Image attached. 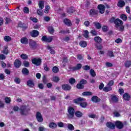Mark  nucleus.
<instances>
[{
    "mask_svg": "<svg viewBox=\"0 0 131 131\" xmlns=\"http://www.w3.org/2000/svg\"><path fill=\"white\" fill-rule=\"evenodd\" d=\"M106 125L107 127L111 129H115V124L111 122H107Z\"/></svg>",
    "mask_w": 131,
    "mask_h": 131,
    "instance_id": "16",
    "label": "nucleus"
},
{
    "mask_svg": "<svg viewBox=\"0 0 131 131\" xmlns=\"http://www.w3.org/2000/svg\"><path fill=\"white\" fill-rule=\"evenodd\" d=\"M30 35L32 37H37L39 35V32L36 30H34L30 32Z\"/></svg>",
    "mask_w": 131,
    "mask_h": 131,
    "instance_id": "10",
    "label": "nucleus"
},
{
    "mask_svg": "<svg viewBox=\"0 0 131 131\" xmlns=\"http://www.w3.org/2000/svg\"><path fill=\"white\" fill-rule=\"evenodd\" d=\"M91 33H92V35H93L94 36H96V35H98V33L97 32V31L96 30H91Z\"/></svg>",
    "mask_w": 131,
    "mask_h": 131,
    "instance_id": "59",
    "label": "nucleus"
},
{
    "mask_svg": "<svg viewBox=\"0 0 131 131\" xmlns=\"http://www.w3.org/2000/svg\"><path fill=\"white\" fill-rule=\"evenodd\" d=\"M111 100L113 103H117L119 101L118 98L115 94H113L111 95Z\"/></svg>",
    "mask_w": 131,
    "mask_h": 131,
    "instance_id": "18",
    "label": "nucleus"
},
{
    "mask_svg": "<svg viewBox=\"0 0 131 131\" xmlns=\"http://www.w3.org/2000/svg\"><path fill=\"white\" fill-rule=\"evenodd\" d=\"M3 53V54H5V55H8V54H9V50H8V47H4Z\"/></svg>",
    "mask_w": 131,
    "mask_h": 131,
    "instance_id": "47",
    "label": "nucleus"
},
{
    "mask_svg": "<svg viewBox=\"0 0 131 131\" xmlns=\"http://www.w3.org/2000/svg\"><path fill=\"white\" fill-rule=\"evenodd\" d=\"M43 67H44V70H45V71H50V68L48 67V65L47 64H44Z\"/></svg>",
    "mask_w": 131,
    "mask_h": 131,
    "instance_id": "62",
    "label": "nucleus"
},
{
    "mask_svg": "<svg viewBox=\"0 0 131 131\" xmlns=\"http://www.w3.org/2000/svg\"><path fill=\"white\" fill-rule=\"evenodd\" d=\"M14 82H16L17 84H19L21 82V80L20 78L16 77L14 79Z\"/></svg>",
    "mask_w": 131,
    "mask_h": 131,
    "instance_id": "60",
    "label": "nucleus"
},
{
    "mask_svg": "<svg viewBox=\"0 0 131 131\" xmlns=\"http://www.w3.org/2000/svg\"><path fill=\"white\" fill-rule=\"evenodd\" d=\"M52 71L54 73H58L59 72V68L55 66L52 68Z\"/></svg>",
    "mask_w": 131,
    "mask_h": 131,
    "instance_id": "48",
    "label": "nucleus"
},
{
    "mask_svg": "<svg viewBox=\"0 0 131 131\" xmlns=\"http://www.w3.org/2000/svg\"><path fill=\"white\" fill-rule=\"evenodd\" d=\"M79 82H80V83L82 84V85L86 84V83H88V81L84 79H81Z\"/></svg>",
    "mask_w": 131,
    "mask_h": 131,
    "instance_id": "57",
    "label": "nucleus"
},
{
    "mask_svg": "<svg viewBox=\"0 0 131 131\" xmlns=\"http://www.w3.org/2000/svg\"><path fill=\"white\" fill-rule=\"evenodd\" d=\"M90 34V32H89V31L85 30L84 31V35L83 36L85 37V38H88L89 37V35Z\"/></svg>",
    "mask_w": 131,
    "mask_h": 131,
    "instance_id": "44",
    "label": "nucleus"
},
{
    "mask_svg": "<svg viewBox=\"0 0 131 131\" xmlns=\"http://www.w3.org/2000/svg\"><path fill=\"white\" fill-rule=\"evenodd\" d=\"M53 36H50L48 37L47 36H43L41 38L42 41H44L45 42H52L53 41Z\"/></svg>",
    "mask_w": 131,
    "mask_h": 131,
    "instance_id": "8",
    "label": "nucleus"
},
{
    "mask_svg": "<svg viewBox=\"0 0 131 131\" xmlns=\"http://www.w3.org/2000/svg\"><path fill=\"white\" fill-rule=\"evenodd\" d=\"M118 27H119V31H121V32H123V31H124V26L121 25Z\"/></svg>",
    "mask_w": 131,
    "mask_h": 131,
    "instance_id": "61",
    "label": "nucleus"
},
{
    "mask_svg": "<svg viewBox=\"0 0 131 131\" xmlns=\"http://www.w3.org/2000/svg\"><path fill=\"white\" fill-rule=\"evenodd\" d=\"M90 75H91V76H92V77H95L97 74H96V72H95V70H94L93 69H91L90 70Z\"/></svg>",
    "mask_w": 131,
    "mask_h": 131,
    "instance_id": "46",
    "label": "nucleus"
},
{
    "mask_svg": "<svg viewBox=\"0 0 131 131\" xmlns=\"http://www.w3.org/2000/svg\"><path fill=\"white\" fill-rule=\"evenodd\" d=\"M123 98L125 101H129L130 100V95L128 93H124L123 95Z\"/></svg>",
    "mask_w": 131,
    "mask_h": 131,
    "instance_id": "21",
    "label": "nucleus"
},
{
    "mask_svg": "<svg viewBox=\"0 0 131 131\" xmlns=\"http://www.w3.org/2000/svg\"><path fill=\"white\" fill-rule=\"evenodd\" d=\"M32 63L36 66H40L41 65V59L34 58L32 59Z\"/></svg>",
    "mask_w": 131,
    "mask_h": 131,
    "instance_id": "7",
    "label": "nucleus"
},
{
    "mask_svg": "<svg viewBox=\"0 0 131 131\" xmlns=\"http://www.w3.org/2000/svg\"><path fill=\"white\" fill-rule=\"evenodd\" d=\"M82 96H92L93 95V93L90 91L84 92L82 93Z\"/></svg>",
    "mask_w": 131,
    "mask_h": 131,
    "instance_id": "38",
    "label": "nucleus"
},
{
    "mask_svg": "<svg viewBox=\"0 0 131 131\" xmlns=\"http://www.w3.org/2000/svg\"><path fill=\"white\" fill-rule=\"evenodd\" d=\"M68 117L70 119H73L74 118V115H75V110L74 108L69 106L68 108Z\"/></svg>",
    "mask_w": 131,
    "mask_h": 131,
    "instance_id": "4",
    "label": "nucleus"
},
{
    "mask_svg": "<svg viewBox=\"0 0 131 131\" xmlns=\"http://www.w3.org/2000/svg\"><path fill=\"white\" fill-rule=\"evenodd\" d=\"M117 6L119 8H123V7L125 6V2L122 0H121L118 2Z\"/></svg>",
    "mask_w": 131,
    "mask_h": 131,
    "instance_id": "25",
    "label": "nucleus"
},
{
    "mask_svg": "<svg viewBox=\"0 0 131 131\" xmlns=\"http://www.w3.org/2000/svg\"><path fill=\"white\" fill-rule=\"evenodd\" d=\"M109 30V28L107 26H102V31L103 32H107Z\"/></svg>",
    "mask_w": 131,
    "mask_h": 131,
    "instance_id": "50",
    "label": "nucleus"
},
{
    "mask_svg": "<svg viewBox=\"0 0 131 131\" xmlns=\"http://www.w3.org/2000/svg\"><path fill=\"white\" fill-rule=\"evenodd\" d=\"M97 8L99 10L100 14H104L105 13V5L103 4H100L98 6Z\"/></svg>",
    "mask_w": 131,
    "mask_h": 131,
    "instance_id": "11",
    "label": "nucleus"
},
{
    "mask_svg": "<svg viewBox=\"0 0 131 131\" xmlns=\"http://www.w3.org/2000/svg\"><path fill=\"white\" fill-rule=\"evenodd\" d=\"M59 80H60V78H59V77L55 76L53 78V81H54V82H59Z\"/></svg>",
    "mask_w": 131,
    "mask_h": 131,
    "instance_id": "56",
    "label": "nucleus"
},
{
    "mask_svg": "<svg viewBox=\"0 0 131 131\" xmlns=\"http://www.w3.org/2000/svg\"><path fill=\"white\" fill-rule=\"evenodd\" d=\"M48 30L49 33H50V34H54V33H55V29H54V27H53V26H49L48 27Z\"/></svg>",
    "mask_w": 131,
    "mask_h": 131,
    "instance_id": "27",
    "label": "nucleus"
},
{
    "mask_svg": "<svg viewBox=\"0 0 131 131\" xmlns=\"http://www.w3.org/2000/svg\"><path fill=\"white\" fill-rule=\"evenodd\" d=\"M50 9H51V7H50V6H48V5L46 6L44 13H45V14H49V11H50Z\"/></svg>",
    "mask_w": 131,
    "mask_h": 131,
    "instance_id": "43",
    "label": "nucleus"
},
{
    "mask_svg": "<svg viewBox=\"0 0 131 131\" xmlns=\"http://www.w3.org/2000/svg\"><path fill=\"white\" fill-rule=\"evenodd\" d=\"M121 19L123 20V21H126L127 20V16L125 14H121L120 16Z\"/></svg>",
    "mask_w": 131,
    "mask_h": 131,
    "instance_id": "45",
    "label": "nucleus"
},
{
    "mask_svg": "<svg viewBox=\"0 0 131 131\" xmlns=\"http://www.w3.org/2000/svg\"><path fill=\"white\" fill-rule=\"evenodd\" d=\"M75 12V9H74V8L73 7H71L68 10V13L69 14H73Z\"/></svg>",
    "mask_w": 131,
    "mask_h": 131,
    "instance_id": "36",
    "label": "nucleus"
},
{
    "mask_svg": "<svg viewBox=\"0 0 131 131\" xmlns=\"http://www.w3.org/2000/svg\"><path fill=\"white\" fill-rule=\"evenodd\" d=\"M107 55L111 58H112V57H114V53H113V51H108Z\"/></svg>",
    "mask_w": 131,
    "mask_h": 131,
    "instance_id": "51",
    "label": "nucleus"
},
{
    "mask_svg": "<svg viewBox=\"0 0 131 131\" xmlns=\"http://www.w3.org/2000/svg\"><path fill=\"white\" fill-rule=\"evenodd\" d=\"M115 125L119 129H121V128H123V123L121 122L120 121H117L115 122Z\"/></svg>",
    "mask_w": 131,
    "mask_h": 131,
    "instance_id": "12",
    "label": "nucleus"
},
{
    "mask_svg": "<svg viewBox=\"0 0 131 131\" xmlns=\"http://www.w3.org/2000/svg\"><path fill=\"white\" fill-rule=\"evenodd\" d=\"M108 22H110V23H114L116 28H118V27L121 25H123V21H122V20H120L119 18H116L115 19V17L114 16L110 18L108 20Z\"/></svg>",
    "mask_w": 131,
    "mask_h": 131,
    "instance_id": "3",
    "label": "nucleus"
},
{
    "mask_svg": "<svg viewBox=\"0 0 131 131\" xmlns=\"http://www.w3.org/2000/svg\"><path fill=\"white\" fill-rule=\"evenodd\" d=\"M93 24L95 25L96 29H101V28H102V25L100 23L95 21L93 23Z\"/></svg>",
    "mask_w": 131,
    "mask_h": 131,
    "instance_id": "29",
    "label": "nucleus"
},
{
    "mask_svg": "<svg viewBox=\"0 0 131 131\" xmlns=\"http://www.w3.org/2000/svg\"><path fill=\"white\" fill-rule=\"evenodd\" d=\"M63 23L67 26H71L72 25V23H71V20H70L68 18H64L63 20Z\"/></svg>",
    "mask_w": 131,
    "mask_h": 131,
    "instance_id": "23",
    "label": "nucleus"
},
{
    "mask_svg": "<svg viewBox=\"0 0 131 131\" xmlns=\"http://www.w3.org/2000/svg\"><path fill=\"white\" fill-rule=\"evenodd\" d=\"M7 59V56L4 54H0V60L2 61H4V60H6Z\"/></svg>",
    "mask_w": 131,
    "mask_h": 131,
    "instance_id": "58",
    "label": "nucleus"
},
{
    "mask_svg": "<svg viewBox=\"0 0 131 131\" xmlns=\"http://www.w3.org/2000/svg\"><path fill=\"white\" fill-rule=\"evenodd\" d=\"M30 111V108L29 106L23 105L20 106V114L21 116H26L29 114V112Z\"/></svg>",
    "mask_w": 131,
    "mask_h": 131,
    "instance_id": "2",
    "label": "nucleus"
},
{
    "mask_svg": "<svg viewBox=\"0 0 131 131\" xmlns=\"http://www.w3.org/2000/svg\"><path fill=\"white\" fill-rule=\"evenodd\" d=\"M69 82L70 83V84H74L75 82H76V80L73 78H71L69 80Z\"/></svg>",
    "mask_w": 131,
    "mask_h": 131,
    "instance_id": "42",
    "label": "nucleus"
},
{
    "mask_svg": "<svg viewBox=\"0 0 131 131\" xmlns=\"http://www.w3.org/2000/svg\"><path fill=\"white\" fill-rule=\"evenodd\" d=\"M75 116H76V117L80 118V117H82V115H83V114H82L81 112L77 111L75 112Z\"/></svg>",
    "mask_w": 131,
    "mask_h": 131,
    "instance_id": "28",
    "label": "nucleus"
},
{
    "mask_svg": "<svg viewBox=\"0 0 131 131\" xmlns=\"http://www.w3.org/2000/svg\"><path fill=\"white\" fill-rule=\"evenodd\" d=\"M18 26L19 28H22L23 31L24 30H26L28 27L26 26V25L24 23H22V21H19L18 24Z\"/></svg>",
    "mask_w": 131,
    "mask_h": 131,
    "instance_id": "15",
    "label": "nucleus"
},
{
    "mask_svg": "<svg viewBox=\"0 0 131 131\" xmlns=\"http://www.w3.org/2000/svg\"><path fill=\"white\" fill-rule=\"evenodd\" d=\"M20 42L23 45H28L29 41H28V38H27V37H23L20 39Z\"/></svg>",
    "mask_w": 131,
    "mask_h": 131,
    "instance_id": "20",
    "label": "nucleus"
},
{
    "mask_svg": "<svg viewBox=\"0 0 131 131\" xmlns=\"http://www.w3.org/2000/svg\"><path fill=\"white\" fill-rule=\"evenodd\" d=\"M29 47L31 50L34 51V50L37 49V43L34 40L30 39L29 41Z\"/></svg>",
    "mask_w": 131,
    "mask_h": 131,
    "instance_id": "5",
    "label": "nucleus"
},
{
    "mask_svg": "<svg viewBox=\"0 0 131 131\" xmlns=\"http://www.w3.org/2000/svg\"><path fill=\"white\" fill-rule=\"evenodd\" d=\"M27 85L29 88H33L35 85L34 82H33V80H28L27 81Z\"/></svg>",
    "mask_w": 131,
    "mask_h": 131,
    "instance_id": "19",
    "label": "nucleus"
},
{
    "mask_svg": "<svg viewBox=\"0 0 131 131\" xmlns=\"http://www.w3.org/2000/svg\"><path fill=\"white\" fill-rule=\"evenodd\" d=\"M68 128H69L70 130H74V126L72 124H69L68 125Z\"/></svg>",
    "mask_w": 131,
    "mask_h": 131,
    "instance_id": "52",
    "label": "nucleus"
},
{
    "mask_svg": "<svg viewBox=\"0 0 131 131\" xmlns=\"http://www.w3.org/2000/svg\"><path fill=\"white\" fill-rule=\"evenodd\" d=\"M79 46L82 48H85L88 46V42L85 41H81L79 42Z\"/></svg>",
    "mask_w": 131,
    "mask_h": 131,
    "instance_id": "31",
    "label": "nucleus"
},
{
    "mask_svg": "<svg viewBox=\"0 0 131 131\" xmlns=\"http://www.w3.org/2000/svg\"><path fill=\"white\" fill-rule=\"evenodd\" d=\"M20 58L23 59V60H27V59H28V55L25 54H21L20 55Z\"/></svg>",
    "mask_w": 131,
    "mask_h": 131,
    "instance_id": "40",
    "label": "nucleus"
},
{
    "mask_svg": "<svg viewBox=\"0 0 131 131\" xmlns=\"http://www.w3.org/2000/svg\"><path fill=\"white\" fill-rule=\"evenodd\" d=\"M42 9H37V13L39 16H42L43 15V13L42 12Z\"/></svg>",
    "mask_w": 131,
    "mask_h": 131,
    "instance_id": "55",
    "label": "nucleus"
},
{
    "mask_svg": "<svg viewBox=\"0 0 131 131\" xmlns=\"http://www.w3.org/2000/svg\"><path fill=\"white\" fill-rule=\"evenodd\" d=\"M83 70H85V71H88L89 70H91V67L88 65H85L83 67Z\"/></svg>",
    "mask_w": 131,
    "mask_h": 131,
    "instance_id": "53",
    "label": "nucleus"
},
{
    "mask_svg": "<svg viewBox=\"0 0 131 131\" xmlns=\"http://www.w3.org/2000/svg\"><path fill=\"white\" fill-rule=\"evenodd\" d=\"M4 40L7 42H9V41H11L12 40V37L9 36H5L4 37Z\"/></svg>",
    "mask_w": 131,
    "mask_h": 131,
    "instance_id": "39",
    "label": "nucleus"
},
{
    "mask_svg": "<svg viewBox=\"0 0 131 131\" xmlns=\"http://www.w3.org/2000/svg\"><path fill=\"white\" fill-rule=\"evenodd\" d=\"M124 66L126 68H129L131 66V60H127L124 63Z\"/></svg>",
    "mask_w": 131,
    "mask_h": 131,
    "instance_id": "32",
    "label": "nucleus"
},
{
    "mask_svg": "<svg viewBox=\"0 0 131 131\" xmlns=\"http://www.w3.org/2000/svg\"><path fill=\"white\" fill-rule=\"evenodd\" d=\"M58 127H64V123L60 122L57 123Z\"/></svg>",
    "mask_w": 131,
    "mask_h": 131,
    "instance_id": "63",
    "label": "nucleus"
},
{
    "mask_svg": "<svg viewBox=\"0 0 131 131\" xmlns=\"http://www.w3.org/2000/svg\"><path fill=\"white\" fill-rule=\"evenodd\" d=\"M103 92H105V93H108V92H110L112 91V87L110 86H105L103 89Z\"/></svg>",
    "mask_w": 131,
    "mask_h": 131,
    "instance_id": "34",
    "label": "nucleus"
},
{
    "mask_svg": "<svg viewBox=\"0 0 131 131\" xmlns=\"http://www.w3.org/2000/svg\"><path fill=\"white\" fill-rule=\"evenodd\" d=\"M91 101L93 102V103H99V102L101 101V99L99 98L98 96H93L91 98Z\"/></svg>",
    "mask_w": 131,
    "mask_h": 131,
    "instance_id": "17",
    "label": "nucleus"
},
{
    "mask_svg": "<svg viewBox=\"0 0 131 131\" xmlns=\"http://www.w3.org/2000/svg\"><path fill=\"white\" fill-rule=\"evenodd\" d=\"M49 127L50 128H55V127H57V124H56L55 123H54V122H52V123H50L49 124Z\"/></svg>",
    "mask_w": 131,
    "mask_h": 131,
    "instance_id": "41",
    "label": "nucleus"
},
{
    "mask_svg": "<svg viewBox=\"0 0 131 131\" xmlns=\"http://www.w3.org/2000/svg\"><path fill=\"white\" fill-rule=\"evenodd\" d=\"M23 11L25 14H29V8H28L27 7H26L24 8Z\"/></svg>",
    "mask_w": 131,
    "mask_h": 131,
    "instance_id": "54",
    "label": "nucleus"
},
{
    "mask_svg": "<svg viewBox=\"0 0 131 131\" xmlns=\"http://www.w3.org/2000/svg\"><path fill=\"white\" fill-rule=\"evenodd\" d=\"M95 47L96 48V49H97V50H102V49H103V46L101 45H96Z\"/></svg>",
    "mask_w": 131,
    "mask_h": 131,
    "instance_id": "64",
    "label": "nucleus"
},
{
    "mask_svg": "<svg viewBox=\"0 0 131 131\" xmlns=\"http://www.w3.org/2000/svg\"><path fill=\"white\" fill-rule=\"evenodd\" d=\"M76 86L78 90H83L84 89V85L81 84L80 82L77 84Z\"/></svg>",
    "mask_w": 131,
    "mask_h": 131,
    "instance_id": "35",
    "label": "nucleus"
},
{
    "mask_svg": "<svg viewBox=\"0 0 131 131\" xmlns=\"http://www.w3.org/2000/svg\"><path fill=\"white\" fill-rule=\"evenodd\" d=\"M23 64L24 65V67L28 68L30 66V64L29 63V61L27 60H24L23 62Z\"/></svg>",
    "mask_w": 131,
    "mask_h": 131,
    "instance_id": "37",
    "label": "nucleus"
},
{
    "mask_svg": "<svg viewBox=\"0 0 131 131\" xmlns=\"http://www.w3.org/2000/svg\"><path fill=\"white\" fill-rule=\"evenodd\" d=\"M94 39L97 43H102L103 42V39L100 36L95 37Z\"/></svg>",
    "mask_w": 131,
    "mask_h": 131,
    "instance_id": "22",
    "label": "nucleus"
},
{
    "mask_svg": "<svg viewBox=\"0 0 131 131\" xmlns=\"http://www.w3.org/2000/svg\"><path fill=\"white\" fill-rule=\"evenodd\" d=\"M38 6L39 8L41 9L42 10L43 8H45V2H43V1H39L38 3Z\"/></svg>",
    "mask_w": 131,
    "mask_h": 131,
    "instance_id": "30",
    "label": "nucleus"
},
{
    "mask_svg": "<svg viewBox=\"0 0 131 131\" xmlns=\"http://www.w3.org/2000/svg\"><path fill=\"white\" fill-rule=\"evenodd\" d=\"M48 50H50V53L51 55H55L56 54V51L54 49H52V47L50 46H47Z\"/></svg>",
    "mask_w": 131,
    "mask_h": 131,
    "instance_id": "33",
    "label": "nucleus"
},
{
    "mask_svg": "<svg viewBox=\"0 0 131 131\" xmlns=\"http://www.w3.org/2000/svg\"><path fill=\"white\" fill-rule=\"evenodd\" d=\"M89 14L90 16H95L96 15H98V11L94 9H91L90 10Z\"/></svg>",
    "mask_w": 131,
    "mask_h": 131,
    "instance_id": "24",
    "label": "nucleus"
},
{
    "mask_svg": "<svg viewBox=\"0 0 131 131\" xmlns=\"http://www.w3.org/2000/svg\"><path fill=\"white\" fill-rule=\"evenodd\" d=\"M4 100L5 101V103L6 104H9V103H11V98L8 97H6L4 99Z\"/></svg>",
    "mask_w": 131,
    "mask_h": 131,
    "instance_id": "49",
    "label": "nucleus"
},
{
    "mask_svg": "<svg viewBox=\"0 0 131 131\" xmlns=\"http://www.w3.org/2000/svg\"><path fill=\"white\" fill-rule=\"evenodd\" d=\"M21 73L24 75H28L29 74V70L26 68H23L21 70Z\"/></svg>",
    "mask_w": 131,
    "mask_h": 131,
    "instance_id": "26",
    "label": "nucleus"
},
{
    "mask_svg": "<svg viewBox=\"0 0 131 131\" xmlns=\"http://www.w3.org/2000/svg\"><path fill=\"white\" fill-rule=\"evenodd\" d=\"M13 65L15 68H20L21 65H22V62L19 59H16L14 61Z\"/></svg>",
    "mask_w": 131,
    "mask_h": 131,
    "instance_id": "13",
    "label": "nucleus"
},
{
    "mask_svg": "<svg viewBox=\"0 0 131 131\" xmlns=\"http://www.w3.org/2000/svg\"><path fill=\"white\" fill-rule=\"evenodd\" d=\"M62 90L67 92L71 90V86L68 84H63L61 85Z\"/></svg>",
    "mask_w": 131,
    "mask_h": 131,
    "instance_id": "14",
    "label": "nucleus"
},
{
    "mask_svg": "<svg viewBox=\"0 0 131 131\" xmlns=\"http://www.w3.org/2000/svg\"><path fill=\"white\" fill-rule=\"evenodd\" d=\"M82 68V64H81V63H77L75 67L71 65L69 66V69L70 71H78V70H80Z\"/></svg>",
    "mask_w": 131,
    "mask_h": 131,
    "instance_id": "6",
    "label": "nucleus"
},
{
    "mask_svg": "<svg viewBox=\"0 0 131 131\" xmlns=\"http://www.w3.org/2000/svg\"><path fill=\"white\" fill-rule=\"evenodd\" d=\"M85 101V99L82 98V97H79L77 99H75L73 100V102L75 104H80V106L82 107V108H85L88 106V103L84 102Z\"/></svg>",
    "mask_w": 131,
    "mask_h": 131,
    "instance_id": "1",
    "label": "nucleus"
},
{
    "mask_svg": "<svg viewBox=\"0 0 131 131\" xmlns=\"http://www.w3.org/2000/svg\"><path fill=\"white\" fill-rule=\"evenodd\" d=\"M36 118L38 122H42V121H43L42 116L41 115V114L39 113V112H37L36 113Z\"/></svg>",
    "mask_w": 131,
    "mask_h": 131,
    "instance_id": "9",
    "label": "nucleus"
}]
</instances>
